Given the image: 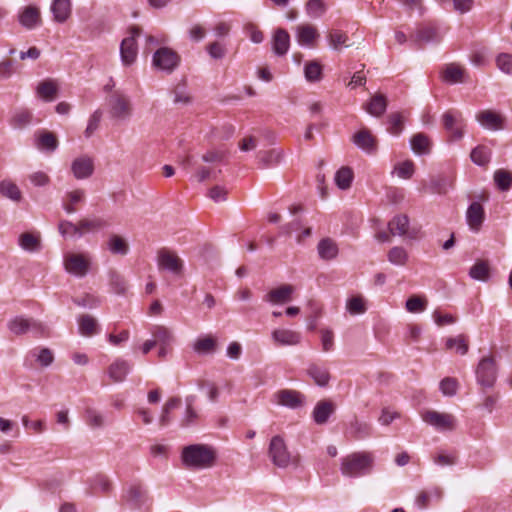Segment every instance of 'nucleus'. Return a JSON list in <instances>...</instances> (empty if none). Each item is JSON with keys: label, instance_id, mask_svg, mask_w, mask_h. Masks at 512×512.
<instances>
[{"label": "nucleus", "instance_id": "f257e3e1", "mask_svg": "<svg viewBox=\"0 0 512 512\" xmlns=\"http://www.w3.org/2000/svg\"><path fill=\"white\" fill-rule=\"evenodd\" d=\"M181 459L188 469H207L215 465L217 451L207 444H191L183 448Z\"/></svg>", "mask_w": 512, "mask_h": 512}, {"label": "nucleus", "instance_id": "f03ea898", "mask_svg": "<svg viewBox=\"0 0 512 512\" xmlns=\"http://www.w3.org/2000/svg\"><path fill=\"white\" fill-rule=\"evenodd\" d=\"M374 465L371 452H354L341 460L340 471L346 477H360L369 474Z\"/></svg>", "mask_w": 512, "mask_h": 512}, {"label": "nucleus", "instance_id": "7ed1b4c3", "mask_svg": "<svg viewBox=\"0 0 512 512\" xmlns=\"http://www.w3.org/2000/svg\"><path fill=\"white\" fill-rule=\"evenodd\" d=\"M268 455L272 463L279 468H287L289 465L297 466L300 461L299 455H292L284 439L279 435L272 437Z\"/></svg>", "mask_w": 512, "mask_h": 512}, {"label": "nucleus", "instance_id": "20e7f679", "mask_svg": "<svg viewBox=\"0 0 512 512\" xmlns=\"http://www.w3.org/2000/svg\"><path fill=\"white\" fill-rule=\"evenodd\" d=\"M63 264L66 272L82 278L89 273L92 258L88 253H67L64 255Z\"/></svg>", "mask_w": 512, "mask_h": 512}, {"label": "nucleus", "instance_id": "39448f33", "mask_svg": "<svg viewBox=\"0 0 512 512\" xmlns=\"http://www.w3.org/2000/svg\"><path fill=\"white\" fill-rule=\"evenodd\" d=\"M180 62V55L169 47L157 49L152 59L155 68L168 74L172 73L179 66Z\"/></svg>", "mask_w": 512, "mask_h": 512}, {"label": "nucleus", "instance_id": "423d86ee", "mask_svg": "<svg viewBox=\"0 0 512 512\" xmlns=\"http://www.w3.org/2000/svg\"><path fill=\"white\" fill-rule=\"evenodd\" d=\"M109 113L112 118L126 120L132 114V105L129 98L119 91H115L108 100Z\"/></svg>", "mask_w": 512, "mask_h": 512}, {"label": "nucleus", "instance_id": "0eeeda50", "mask_svg": "<svg viewBox=\"0 0 512 512\" xmlns=\"http://www.w3.org/2000/svg\"><path fill=\"white\" fill-rule=\"evenodd\" d=\"M477 382L490 388L494 385L497 378V366L492 356L483 357L476 369Z\"/></svg>", "mask_w": 512, "mask_h": 512}, {"label": "nucleus", "instance_id": "6e6552de", "mask_svg": "<svg viewBox=\"0 0 512 512\" xmlns=\"http://www.w3.org/2000/svg\"><path fill=\"white\" fill-rule=\"evenodd\" d=\"M140 31L139 27H132L130 29V36L124 38L121 42V60L126 66L133 64L137 58L138 49L136 38L139 36Z\"/></svg>", "mask_w": 512, "mask_h": 512}, {"label": "nucleus", "instance_id": "1a4fd4ad", "mask_svg": "<svg viewBox=\"0 0 512 512\" xmlns=\"http://www.w3.org/2000/svg\"><path fill=\"white\" fill-rule=\"evenodd\" d=\"M157 264L159 269L167 270L175 275H180L183 271V261L175 252L166 248L158 251Z\"/></svg>", "mask_w": 512, "mask_h": 512}, {"label": "nucleus", "instance_id": "9d476101", "mask_svg": "<svg viewBox=\"0 0 512 512\" xmlns=\"http://www.w3.org/2000/svg\"><path fill=\"white\" fill-rule=\"evenodd\" d=\"M422 419L440 431H451L455 428L456 423L455 417L452 414L437 411H426L422 414Z\"/></svg>", "mask_w": 512, "mask_h": 512}, {"label": "nucleus", "instance_id": "9b49d317", "mask_svg": "<svg viewBox=\"0 0 512 512\" xmlns=\"http://www.w3.org/2000/svg\"><path fill=\"white\" fill-rule=\"evenodd\" d=\"M94 160L88 155L76 157L71 163V172L77 180L87 179L94 173Z\"/></svg>", "mask_w": 512, "mask_h": 512}, {"label": "nucleus", "instance_id": "f8f14e48", "mask_svg": "<svg viewBox=\"0 0 512 512\" xmlns=\"http://www.w3.org/2000/svg\"><path fill=\"white\" fill-rule=\"evenodd\" d=\"M389 232L393 236H407L409 238H415L417 230L409 228V218L405 214L396 215L388 223Z\"/></svg>", "mask_w": 512, "mask_h": 512}, {"label": "nucleus", "instance_id": "ddd939ff", "mask_svg": "<svg viewBox=\"0 0 512 512\" xmlns=\"http://www.w3.org/2000/svg\"><path fill=\"white\" fill-rule=\"evenodd\" d=\"M278 404L291 409H297L305 404V396L296 390L283 389L275 393Z\"/></svg>", "mask_w": 512, "mask_h": 512}, {"label": "nucleus", "instance_id": "4468645a", "mask_svg": "<svg viewBox=\"0 0 512 512\" xmlns=\"http://www.w3.org/2000/svg\"><path fill=\"white\" fill-rule=\"evenodd\" d=\"M445 129L450 133L453 140H459L463 136L462 128L459 124L462 122V115L458 111H447L442 117Z\"/></svg>", "mask_w": 512, "mask_h": 512}, {"label": "nucleus", "instance_id": "2eb2a0df", "mask_svg": "<svg viewBox=\"0 0 512 512\" xmlns=\"http://www.w3.org/2000/svg\"><path fill=\"white\" fill-rule=\"evenodd\" d=\"M295 291L294 286L290 284L281 285L275 289L270 290L265 295V301L272 304H285L292 300V295Z\"/></svg>", "mask_w": 512, "mask_h": 512}, {"label": "nucleus", "instance_id": "dca6fc26", "mask_svg": "<svg viewBox=\"0 0 512 512\" xmlns=\"http://www.w3.org/2000/svg\"><path fill=\"white\" fill-rule=\"evenodd\" d=\"M485 219L483 206L479 202H472L466 212V220L471 230L478 232Z\"/></svg>", "mask_w": 512, "mask_h": 512}, {"label": "nucleus", "instance_id": "f3484780", "mask_svg": "<svg viewBox=\"0 0 512 512\" xmlns=\"http://www.w3.org/2000/svg\"><path fill=\"white\" fill-rule=\"evenodd\" d=\"M8 329L15 335H22L30 329L42 330L43 325L40 322L17 316L8 322Z\"/></svg>", "mask_w": 512, "mask_h": 512}, {"label": "nucleus", "instance_id": "a211bd4d", "mask_svg": "<svg viewBox=\"0 0 512 512\" xmlns=\"http://www.w3.org/2000/svg\"><path fill=\"white\" fill-rule=\"evenodd\" d=\"M86 199V193L84 189L78 188L71 190L65 194L63 198V209L68 214H73L78 210V205L83 204Z\"/></svg>", "mask_w": 512, "mask_h": 512}, {"label": "nucleus", "instance_id": "6ab92c4d", "mask_svg": "<svg viewBox=\"0 0 512 512\" xmlns=\"http://www.w3.org/2000/svg\"><path fill=\"white\" fill-rule=\"evenodd\" d=\"M19 23L26 29H34L41 24L40 10L36 6H26L18 16Z\"/></svg>", "mask_w": 512, "mask_h": 512}, {"label": "nucleus", "instance_id": "aec40b11", "mask_svg": "<svg viewBox=\"0 0 512 512\" xmlns=\"http://www.w3.org/2000/svg\"><path fill=\"white\" fill-rule=\"evenodd\" d=\"M353 143L367 153H373L377 148L376 138L367 129H362L353 136Z\"/></svg>", "mask_w": 512, "mask_h": 512}, {"label": "nucleus", "instance_id": "412c9836", "mask_svg": "<svg viewBox=\"0 0 512 512\" xmlns=\"http://www.w3.org/2000/svg\"><path fill=\"white\" fill-rule=\"evenodd\" d=\"M335 405L330 400L319 401L312 413L313 420L318 425L325 424L334 413Z\"/></svg>", "mask_w": 512, "mask_h": 512}, {"label": "nucleus", "instance_id": "4be33fe9", "mask_svg": "<svg viewBox=\"0 0 512 512\" xmlns=\"http://www.w3.org/2000/svg\"><path fill=\"white\" fill-rule=\"evenodd\" d=\"M58 145V139L54 133L47 130L37 132L35 146L39 150L54 152L58 148Z\"/></svg>", "mask_w": 512, "mask_h": 512}, {"label": "nucleus", "instance_id": "5701e85b", "mask_svg": "<svg viewBox=\"0 0 512 512\" xmlns=\"http://www.w3.org/2000/svg\"><path fill=\"white\" fill-rule=\"evenodd\" d=\"M477 121L485 128L498 130L502 128L503 118L492 110H483L477 113Z\"/></svg>", "mask_w": 512, "mask_h": 512}, {"label": "nucleus", "instance_id": "b1692460", "mask_svg": "<svg viewBox=\"0 0 512 512\" xmlns=\"http://www.w3.org/2000/svg\"><path fill=\"white\" fill-rule=\"evenodd\" d=\"M290 35L285 29L278 28L272 39V49L277 56H283L288 52Z\"/></svg>", "mask_w": 512, "mask_h": 512}, {"label": "nucleus", "instance_id": "393cba45", "mask_svg": "<svg viewBox=\"0 0 512 512\" xmlns=\"http://www.w3.org/2000/svg\"><path fill=\"white\" fill-rule=\"evenodd\" d=\"M50 10L55 22L64 23L71 16V2L70 0H53Z\"/></svg>", "mask_w": 512, "mask_h": 512}, {"label": "nucleus", "instance_id": "a878e982", "mask_svg": "<svg viewBox=\"0 0 512 512\" xmlns=\"http://www.w3.org/2000/svg\"><path fill=\"white\" fill-rule=\"evenodd\" d=\"M319 33L311 24H302L296 28V39L300 45L311 46Z\"/></svg>", "mask_w": 512, "mask_h": 512}, {"label": "nucleus", "instance_id": "bb28decb", "mask_svg": "<svg viewBox=\"0 0 512 512\" xmlns=\"http://www.w3.org/2000/svg\"><path fill=\"white\" fill-rule=\"evenodd\" d=\"M455 177L453 175L440 174L431 179L429 188L432 193L445 194L454 186Z\"/></svg>", "mask_w": 512, "mask_h": 512}, {"label": "nucleus", "instance_id": "cd10ccee", "mask_svg": "<svg viewBox=\"0 0 512 512\" xmlns=\"http://www.w3.org/2000/svg\"><path fill=\"white\" fill-rule=\"evenodd\" d=\"M317 251L321 259L330 261L337 257L339 249L337 243L333 239L327 237L319 241Z\"/></svg>", "mask_w": 512, "mask_h": 512}, {"label": "nucleus", "instance_id": "c85d7f7f", "mask_svg": "<svg viewBox=\"0 0 512 512\" xmlns=\"http://www.w3.org/2000/svg\"><path fill=\"white\" fill-rule=\"evenodd\" d=\"M130 365L126 360L117 359L108 367V375L112 382L118 383L124 381L129 373Z\"/></svg>", "mask_w": 512, "mask_h": 512}, {"label": "nucleus", "instance_id": "c756f323", "mask_svg": "<svg viewBox=\"0 0 512 512\" xmlns=\"http://www.w3.org/2000/svg\"><path fill=\"white\" fill-rule=\"evenodd\" d=\"M442 39L441 34L435 26L427 25L419 28L414 36L416 43H430L440 42Z\"/></svg>", "mask_w": 512, "mask_h": 512}, {"label": "nucleus", "instance_id": "7c9ffc66", "mask_svg": "<svg viewBox=\"0 0 512 512\" xmlns=\"http://www.w3.org/2000/svg\"><path fill=\"white\" fill-rule=\"evenodd\" d=\"M108 222L102 218H83L78 221L79 236L85 233L99 231L108 226Z\"/></svg>", "mask_w": 512, "mask_h": 512}, {"label": "nucleus", "instance_id": "2f4dec72", "mask_svg": "<svg viewBox=\"0 0 512 512\" xmlns=\"http://www.w3.org/2000/svg\"><path fill=\"white\" fill-rule=\"evenodd\" d=\"M348 433L353 439H364L371 435L372 427L369 423L355 418L350 422Z\"/></svg>", "mask_w": 512, "mask_h": 512}, {"label": "nucleus", "instance_id": "473e14b6", "mask_svg": "<svg viewBox=\"0 0 512 512\" xmlns=\"http://www.w3.org/2000/svg\"><path fill=\"white\" fill-rule=\"evenodd\" d=\"M272 337L280 345H296L300 342V334L288 329H276Z\"/></svg>", "mask_w": 512, "mask_h": 512}, {"label": "nucleus", "instance_id": "72a5a7b5", "mask_svg": "<svg viewBox=\"0 0 512 512\" xmlns=\"http://www.w3.org/2000/svg\"><path fill=\"white\" fill-rule=\"evenodd\" d=\"M307 374L314 380L315 384L321 387L327 386L330 381L328 369L317 364H310Z\"/></svg>", "mask_w": 512, "mask_h": 512}, {"label": "nucleus", "instance_id": "f704fd0d", "mask_svg": "<svg viewBox=\"0 0 512 512\" xmlns=\"http://www.w3.org/2000/svg\"><path fill=\"white\" fill-rule=\"evenodd\" d=\"M37 95L44 101L54 100L58 93V87L54 80L47 79L40 82L36 88Z\"/></svg>", "mask_w": 512, "mask_h": 512}, {"label": "nucleus", "instance_id": "c9c22d12", "mask_svg": "<svg viewBox=\"0 0 512 512\" xmlns=\"http://www.w3.org/2000/svg\"><path fill=\"white\" fill-rule=\"evenodd\" d=\"M490 270L487 260H477L469 269V276L474 280L486 282L490 278Z\"/></svg>", "mask_w": 512, "mask_h": 512}, {"label": "nucleus", "instance_id": "e433bc0d", "mask_svg": "<svg viewBox=\"0 0 512 512\" xmlns=\"http://www.w3.org/2000/svg\"><path fill=\"white\" fill-rule=\"evenodd\" d=\"M465 76V69L455 63L448 64L442 74L443 81L454 84L463 82Z\"/></svg>", "mask_w": 512, "mask_h": 512}, {"label": "nucleus", "instance_id": "4c0bfd02", "mask_svg": "<svg viewBox=\"0 0 512 512\" xmlns=\"http://www.w3.org/2000/svg\"><path fill=\"white\" fill-rule=\"evenodd\" d=\"M387 108V98L383 94L374 95L366 104V111L375 117H380Z\"/></svg>", "mask_w": 512, "mask_h": 512}, {"label": "nucleus", "instance_id": "58836bf2", "mask_svg": "<svg viewBox=\"0 0 512 512\" xmlns=\"http://www.w3.org/2000/svg\"><path fill=\"white\" fill-rule=\"evenodd\" d=\"M470 159L474 164L485 167L490 162L491 150L484 145H478L472 149Z\"/></svg>", "mask_w": 512, "mask_h": 512}, {"label": "nucleus", "instance_id": "ea45409f", "mask_svg": "<svg viewBox=\"0 0 512 512\" xmlns=\"http://www.w3.org/2000/svg\"><path fill=\"white\" fill-rule=\"evenodd\" d=\"M353 178V170L348 166H343L335 174V183L339 189L347 190L350 188Z\"/></svg>", "mask_w": 512, "mask_h": 512}, {"label": "nucleus", "instance_id": "a19ab883", "mask_svg": "<svg viewBox=\"0 0 512 512\" xmlns=\"http://www.w3.org/2000/svg\"><path fill=\"white\" fill-rule=\"evenodd\" d=\"M107 247L112 254L126 255L129 251V245L126 240L116 234H112L109 237Z\"/></svg>", "mask_w": 512, "mask_h": 512}, {"label": "nucleus", "instance_id": "79ce46f5", "mask_svg": "<svg viewBox=\"0 0 512 512\" xmlns=\"http://www.w3.org/2000/svg\"><path fill=\"white\" fill-rule=\"evenodd\" d=\"M186 402V410L183 415V418L181 420V425L183 427L190 426L191 424L195 423L198 419V413L194 409V403L196 402V396L195 395H189L185 399Z\"/></svg>", "mask_w": 512, "mask_h": 512}, {"label": "nucleus", "instance_id": "37998d69", "mask_svg": "<svg viewBox=\"0 0 512 512\" xmlns=\"http://www.w3.org/2000/svg\"><path fill=\"white\" fill-rule=\"evenodd\" d=\"M493 180L496 187L502 191H508L512 187V173L505 169H498L494 172Z\"/></svg>", "mask_w": 512, "mask_h": 512}, {"label": "nucleus", "instance_id": "c03bdc74", "mask_svg": "<svg viewBox=\"0 0 512 512\" xmlns=\"http://www.w3.org/2000/svg\"><path fill=\"white\" fill-rule=\"evenodd\" d=\"M33 114L28 109H19L15 111L13 116L10 119V124L12 127L17 129H22L29 125L32 122Z\"/></svg>", "mask_w": 512, "mask_h": 512}, {"label": "nucleus", "instance_id": "a18cd8bd", "mask_svg": "<svg viewBox=\"0 0 512 512\" xmlns=\"http://www.w3.org/2000/svg\"><path fill=\"white\" fill-rule=\"evenodd\" d=\"M412 150L417 154H427L430 152V140L423 133L415 134L410 140Z\"/></svg>", "mask_w": 512, "mask_h": 512}, {"label": "nucleus", "instance_id": "49530a36", "mask_svg": "<svg viewBox=\"0 0 512 512\" xmlns=\"http://www.w3.org/2000/svg\"><path fill=\"white\" fill-rule=\"evenodd\" d=\"M0 194L13 201H20L22 193L18 186L10 180H3L0 182Z\"/></svg>", "mask_w": 512, "mask_h": 512}, {"label": "nucleus", "instance_id": "de8ad7c7", "mask_svg": "<svg viewBox=\"0 0 512 512\" xmlns=\"http://www.w3.org/2000/svg\"><path fill=\"white\" fill-rule=\"evenodd\" d=\"M346 310L351 315L364 314L367 310L365 299L361 295L349 298L346 302Z\"/></svg>", "mask_w": 512, "mask_h": 512}, {"label": "nucleus", "instance_id": "09e8293b", "mask_svg": "<svg viewBox=\"0 0 512 512\" xmlns=\"http://www.w3.org/2000/svg\"><path fill=\"white\" fill-rule=\"evenodd\" d=\"M78 323L79 331L84 336H92L97 331V321L90 315H82Z\"/></svg>", "mask_w": 512, "mask_h": 512}, {"label": "nucleus", "instance_id": "8fccbe9b", "mask_svg": "<svg viewBox=\"0 0 512 512\" xmlns=\"http://www.w3.org/2000/svg\"><path fill=\"white\" fill-rule=\"evenodd\" d=\"M19 245L26 251L36 252L40 250V239L31 233H23L19 237Z\"/></svg>", "mask_w": 512, "mask_h": 512}, {"label": "nucleus", "instance_id": "3c124183", "mask_svg": "<svg viewBox=\"0 0 512 512\" xmlns=\"http://www.w3.org/2000/svg\"><path fill=\"white\" fill-rule=\"evenodd\" d=\"M406 249L400 246L393 247L388 252V260L391 264L404 266L408 262Z\"/></svg>", "mask_w": 512, "mask_h": 512}, {"label": "nucleus", "instance_id": "603ef678", "mask_svg": "<svg viewBox=\"0 0 512 512\" xmlns=\"http://www.w3.org/2000/svg\"><path fill=\"white\" fill-rule=\"evenodd\" d=\"M180 402V398L172 397L165 403L162 409L161 416L159 418L160 426L165 427L170 423V413L173 409L177 408L180 405Z\"/></svg>", "mask_w": 512, "mask_h": 512}, {"label": "nucleus", "instance_id": "864d4df0", "mask_svg": "<svg viewBox=\"0 0 512 512\" xmlns=\"http://www.w3.org/2000/svg\"><path fill=\"white\" fill-rule=\"evenodd\" d=\"M154 341H157L158 345H169L173 340L171 331L165 326H155L152 330Z\"/></svg>", "mask_w": 512, "mask_h": 512}, {"label": "nucleus", "instance_id": "5fc2aeb1", "mask_svg": "<svg viewBox=\"0 0 512 512\" xmlns=\"http://www.w3.org/2000/svg\"><path fill=\"white\" fill-rule=\"evenodd\" d=\"M305 78L309 82H318L322 78V66L317 61L308 62L304 68Z\"/></svg>", "mask_w": 512, "mask_h": 512}, {"label": "nucleus", "instance_id": "6e6d98bb", "mask_svg": "<svg viewBox=\"0 0 512 512\" xmlns=\"http://www.w3.org/2000/svg\"><path fill=\"white\" fill-rule=\"evenodd\" d=\"M327 37L330 47L334 50H339L342 46L349 47L347 34L340 30L331 31Z\"/></svg>", "mask_w": 512, "mask_h": 512}, {"label": "nucleus", "instance_id": "4d7b16f0", "mask_svg": "<svg viewBox=\"0 0 512 512\" xmlns=\"http://www.w3.org/2000/svg\"><path fill=\"white\" fill-rule=\"evenodd\" d=\"M146 496V492L139 485L131 486L127 492V501L133 507H139L143 502Z\"/></svg>", "mask_w": 512, "mask_h": 512}, {"label": "nucleus", "instance_id": "13d9d810", "mask_svg": "<svg viewBox=\"0 0 512 512\" xmlns=\"http://www.w3.org/2000/svg\"><path fill=\"white\" fill-rule=\"evenodd\" d=\"M393 172L396 173L399 178L410 179L415 172V165L413 161L405 160L397 163L394 166Z\"/></svg>", "mask_w": 512, "mask_h": 512}, {"label": "nucleus", "instance_id": "bf43d9fd", "mask_svg": "<svg viewBox=\"0 0 512 512\" xmlns=\"http://www.w3.org/2000/svg\"><path fill=\"white\" fill-rule=\"evenodd\" d=\"M258 157L264 166H272L280 162L282 158V151L279 149L261 151L258 153Z\"/></svg>", "mask_w": 512, "mask_h": 512}, {"label": "nucleus", "instance_id": "052dcab7", "mask_svg": "<svg viewBox=\"0 0 512 512\" xmlns=\"http://www.w3.org/2000/svg\"><path fill=\"white\" fill-rule=\"evenodd\" d=\"M216 348V340L212 336L199 338L194 343V350L198 353H211Z\"/></svg>", "mask_w": 512, "mask_h": 512}, {"label": "nucleus", "instance_id": "680f3d73", "mask_svg": "<svg viewBox=\"0 0 512 512\" xmlns=\"http://www.w3.org/2000/svg\"><path fill=\"white\" fill-rule=\"evenodd\" d=\"M446 347L448 349H456V352L461 355H465L468 352V343L464 335H458L454 338H448L446 341Z\"/></svg>", "mask_w": 512, "mask_h": 512}, {"label": "nucleus", "instance_id": "e2e57ef3", "mask_svg": "<svg viewBox=\"0 0 512 512\" xmlns=\"http://www.w3.org/2000/svg\"><path fill=\"white\" fill-rule=\"evenodd\" d=\"M306 13L312 18L321 17L326 11L323 0H309L305 7Z\"/></svg>", "mask_w": 512, "mask_h": 512}, {"label": "nucleus", "instance_id": "0e129e2a", "mask_svg": "<svg viewBox=\"0 0 512 512\" xmlns=\"http://www.w3.org/2000/svg\"><path fill=\"white\" fill-rule=\"evenodd\" d=\"M86 422L92 428H101L105 424L103 414L93 408H88L85 411Z\"/></svg>", "mask_w": 512, "mask_h": 512}, {"label": "nucleus", "instance_id": "69168bd1", "mask_svg": "<svg viewBox=\"0 0 512 512\" xmlns=\"http://www.w3.org/2000/svg\"><path fill=\"white\" fill-rule=\"evenodd\" d=\"M497 68L507 74L512 75V54L509 53H500L496 59Z\"/></svg>", "mask_w": 512, "mask_h": 512}, {"label": "nucleus", "instance_id": "338daca9", "mask_svg": "<svg viewBox=\"0 0 512 512\" xmlns=\"http://www.w3.org/2000/svg\"><path fill=\"white\" fill-rule=\"evenodd\" d=\"M110 284L113 287V290L117 294H123L127 290V282L122 275H120L116 271H111L110 274Z\"/></svg>", "mask_w": 512, "mask_h": 512}, {"label": "nucleus", "instance_id": "774afa93", "mask_svg": "<svg viewBox=\"0 0 512 512\" xmlns=\"http://www.w3.org/2000/svg\"><path fill=\"white\" fill-rule=\"evenodd\" d=\"M427 301L419 296H412L406 301V309L411 313L421 312L426 309Z\"/></svg>", "mask_w": 512, "mask_h": 512}]
</instances>
